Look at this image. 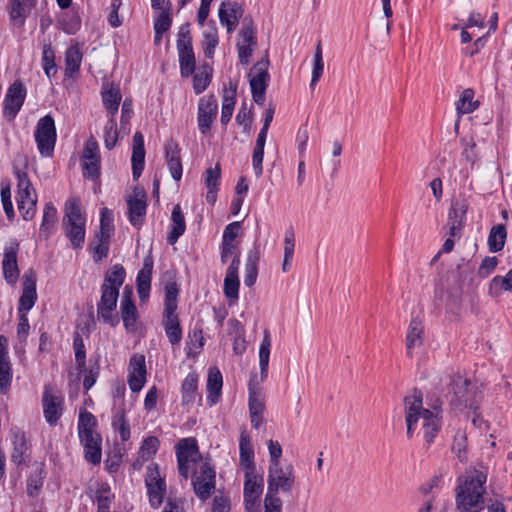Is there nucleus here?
<instances>
[{
	"label": "nucleus",
	"instance_id": "bf43d9fd",
	"mask_svg": "<svg viewBox=\"0 0 512 512\" xmlns=\"http://www.w3.org/2000/svg\"><path fill=\"white\" fill-rule=\"evenodd\" d=\"M96 427V418L95 416L88 412L82 411L79 415L78 420V435L83 436L91 433H95Z\"/></svg>",
	"mask_w": 512,
	"mask_h": 512
},
{
	"label": "nucleus",
	"instance_id": "6ab92c4d",
	"mask_svg": "<svg viewBox=\"0 0 512 512\" xmlns=\"http://www.w3.org/2000/svg\"><path fill=\"white\" fill-rule=\"evenodd\" d=\"M36 281V273L32 269H29L24 273L22 283L23 289L19 299L18 313L28 314L35 305L37 301Z\"/></svg>",
	"mask_w": 512,
	"mask_h": 512
},
{
	"label": "nucleus",
	"instance_id": "603ef678",
	"mask_svg": "<svg viewBox=\"0 0 512 512\" xmlns=\"http://www.w3.org/2000/svg\"><path fill=\"white\" fill-rule=\"evenodd\" d=\"M202 36L203 40L201 41V45L203 52L207 58H212L219 43L217 28L215 26H209L203 31Z\"/></svg>",
	"mask_w": 512,
	"mask_h": 512
},
{
	"label": "nucleus",
	"instance_id": "5fc2aeb1",
	"mask_svg": "<svg viewBox=\"0 0 512 512\" xmlns=\"http://www.w3.org/2000/svg\"><path fill=\"white\" fill-rule=\"evenodd\" d=\"M125 269L122 265H114L106 274L102 286L114 287L119 291L125 280Z\"/></svg>",
	"mask_w": 512,
	"mask_h": 512
},
{
	"label": "nucleus",
	"instance_id": "8fccbe9b",
	"mask_svg": "<svg viewBox=\"0 0 512 512\" xmlns=\"http://www.w3.org/2000/svg\"><path fill=\"white\" fill-rule=\"evenodd\" d=\"M474 95V90L471 88L463 90L456 102V110L459 115L472 113L478 108L479 102L474 100Z\"/></svg>",
	"mask_w": 512,
	"mask_h": 512
},
{
	"label": "nucleus",
	"instance_id": "39448f33",
	"mask_svg": "<svg viewBox=\"0 0 512 512\" xmlns=\"http://www.w3.org/2000/svg\"><path fill=\"white\" fill-rule=\"evenodd\" d=\"M17 179V205L24 220H31L36 212L37 195L26 171L14 168Z\"/></svg>",
	"mask_w": 512,
	"mask_h": 512
},
{
	"label": "nucleus",
	"instance_id": "20e7f679",
	"mask_svg": "<svg viewBox=\"0 0 512 512\" xmlns=\"http://www.w3.org/2000/svg\"><path fill=\"white\" fill-rule=\"evenodd\" d=\"M86 219L81 212L80 202L71 197L65 204L62 227L74 249H81L85 242Z\"/></svg>",
	"mask_w": 512,
	"mask_h": 512
},
{
	"label": "nucleus",
	"instance_id": "774afa93",
	"mask_svg": "<svg viewBox=\"0 0 512 512\" xmlns=\"http://www.w3.org/2000/svg\"><path fill=\"white\" fill-rule=\"evenodd\" d=\"M170 7L171 4L168 3L166 8L161 9L162 11L155 19L154 31H156L157 34H164L170 29V26L172 24V19L169 12Z\"/></svg>",
	"mask_w": 512,
	"mask_h": 512
},
{
	"label": "nucleus",
	"instance_id": "a18cd8bd",
	"mask_svg": "<svg viewBox=\"0 0 512 512\" xmlns=\"http://www.w3.org/2000/svg\"><path fill=\"white\" fill-rule=\"evenodd\" d=\"M468 207V201L463 195L455 197L451 201L450 209L448 212V220L455 221L464 225Z\"/></svg>",
	"mask_w": 512,
	"mask_h": 512
},
{
	"label": "nucleus",
	"instance_id": "09e8293b",
	"mask_svg": "<svg viewBox=\"0 0 512 512\" xmlns=\"http://www.w3.org/2000/svg\"><path fill=\"white\" fill-rule=\"evenodd\" d=\"M507 238L506 227L503 224H497L490 230L488 236V246L490 252H498L504 248Z\"/></svg>",
	"mask_w": 512,
	"mask_h": 512
},
{
	"label": "nucleus",
	"instance_id": "393cba45",
	"mask_svg": "<svg viewBox=\"0 0 512 512\" xmlns=\"http://www.w3.org/2000/svg\"><path fill=\"white\" fill-rule=\"evenodd\" d=\"M80 442L84 448L85 459L91 464H99L101 462V442L102 439L98 433H91L80 436Z\"/></svg>",
	"mask_w": 512,
	"mask_h": 512
},
{
	"label": "nucleus",
	"instance_id": "052dcab7",
	"mask_svg": "<svg viewBox=\"0 0 512 512\" xmlns=\"http://www.w3.org/2000/svg\"><path fill=\"white\" fill-rule=\"evenodd\" d=\"M60 25L62 30L69 35L75 34L81 27V19L76 13H63Z\"/></svg>",
	"mask_w": 512,
	"mask_h": 512
},
{
	"label": "nucleus",
	"instance_id": "c9c22d12",
	"mask_svg": "<svg viewBox=\"0 0 512 512\" xmlns=\"http://www.w3.org/2000/svg\"><path fill=\"white\" fill-rule=\"evenodd\" d=\"M171 222L172 225L171 230L167 236V242L170 245H173L178 241L179 237L183 235L186 230L184 214L179 204L173 207L171 214Z\"/></svg>",
	"mask_w": 512,
	"mask_h": 512
},
{
	"label": "nucleus",
	"instance_id": "e433bc0d",
	"mask_svg": "<svg viewBox=\"0 0 512 512\" xmlns=\"http://www.w3.org/2000/svg\"><path fill=\"white\" fill-rule=\"evenodd\" d=\"M120 308L124 327L127 331L133 332L135 330L138 313L129 295H123Z\"/></svg>",
	"mask_w": 512,
	"mask_h": 512
},
{
	"label": "nucleus",
	"instance_id": "c756f323",
	"mask_svg": "<svg viewBox=\"0 0 512 512\" xmlns=\"http://www.w3.org/2000/svg\"><path fill=\"white\" fill-rule=\"evenodd\" d=\"M131 163L133 179L136 180L140 177L145 164L144 137L140 132H136L133 136Z\"/></svg>",
	"mask_w": 512,
	"mask_h": 512
},
{
	"label": "nucleus",
	"instance_id": "de8ad7c7",
	"mask_svg": "<svg viewBox=\"0 0 512 512\" xmlns=\"http://www.w3.org/2000/svg\"><path fill=\"white\" fill-rule=\"evenodd\" d=\"M165 300L164 313H173L177 311L179 286L174 280H169L164 285Z\"/></svg>",
	"mask_w": 512,
	"mask_h": 512
},
{
	"label": "nucleus",
	"instance_id": "ea45409f",
	"mask_svg": "<svg viewBox=\"0 0 512 512\" xmlns=\"http://www.w3.org/2000/svg\"><path fill=\"white\" fill-rule=\"evenodd\" d=\"M270 349H271L270 333L268 330H265L262 342L259 347L260 382H263L268 376Z\"/></svg>",
	"mask_w": 512,
	"mask_h": 512
},
{
	"label": "nucleus",
	"instance_id": "2eb2a0df",
	"mask_svg": "<svg viewBox=\"0 0 512 512\" xmlns=\"http://www.w3.org/2000/svg\"><path fill=\"white\" fill-rule=\"evenodd\" d=\"M192 484L199 499H208L215 490V470L213 467L207 462L203 463L200 470L195 472Z\"/></svg>",
	"mask_w": 512,
	"mask_h": 512
},
{
	"label": "nucleus",
	"instance_id": "7c9ffc66",
	"mask_svg": "<svg viewBox=\"0 0 512 512\" xmlns=\"http://www.w3.org/2000/svg\"><path fill=\"white\" fill-rule=\"evenodd\" d=\"M10 436L13 444L11 459L16 464H22L25 461V455L29 450L26 434L19 428H12L10 430Z\"/></svg>",
	"mask_w": 512,
	"mask_h": 512
},
{
	"label": "nucleus",
	"instance_id": "9d476101",
	"mask_svg": "<svg viewBox=\"0 0 512 512\" xmlns=\"http://www.w3.org/2000/svg\"><path fill=\"white\" fill-rule=\"evenodd\" d=\"M263 477L256 473H245L244 504L246 512H261L260 497L263 492Z\"/></svg>",
	"mask_w": 512,
	"mask_h": 512
},
{
	"label": "nucleus",
	"instance_id": "aec40b11",
	"mask_svg": "<svg viewBox=\"0 0 512 512\" xmlns=\"http://www.w3.org/2000/svg\"><path fill=\"white\" fill-rule=\"evenodd\" d=\"M217 100L213 95L200 98L198 104L197 122L202 134L209 132L217 115Z\"/></svg>",
	"mask_w": 512,
	"mask_h": 512
},
{
	"label": "nucleus",
	"instance_id": "c85d7f7f",
	"mask_svg": "<svg viewBox=\"0 0 512 512\" xmlns=\"http://www.w3.org/2000/svg\"><path fill=\"white\" fill-rule=\"evenodd\" d=\"M152 271L153 260L150 257H146L136 277L137 292L141 301H145L149 297Z\"/></svg>",
	"mask_w": 512,
	"mask_h": 512
},
{
	"label": "nucleus",
	"instance_id": "0eeeda50",
	"mask_svg": "<svg viewBox=\"0 0 512 512\" xmlns=\"http://www.w3.org/2000/svg\"><path fill=\"white\" fill-rule=\"evenodd\" d=\"M37 148L41 156H52L56 144V127L51 115L40 118L34 132Z\"/></svg>",
	"mask_w": 512,
	"mask_h": 512
},
{
	"label": "nucleus",
	"instance_id": "680f3d73",
	"mask_svg": "<svg viewBox=\"0 0 512 512\" xmlns=\"http://www.w3.org/2000/svg\"><path fill=\"white\" fill-rule=\"evenodd\" d=\"M240 281L238 275L227 274L224 278V295L231 301L238 300Z\"/></svg>",
	"mask_w": 512,
	"mask_h": 512
},
{
	"label": "nucleus",
	"instance_id": "b1692460",
	"mask_svg": "<svg viewBox=\"0 0 512 512\" xmlns=\"http://www.w3.org/2000/svg\"><path fill=\"white\" fill-rule=\"evenodd\" d=\"M101 99L103 106L110 114V117H115L122 99L119 86L112 82H103L101 89Z\"/></svg>",
	"mask_w": 512,
	"mask_h": 512
},
{
	"label": "nucleus",
	"instance_id": "69168bd1",
	"mask_svg": "<svg viewBox=\"0 0 512 512\" xmlns=\"http://www.w3.org/2000/svg\"><path fill=\"white\" fill-rule=\"evenodd\" d=\"M113 232V212L108 208L104 207L101 210L100 231L97 235L103 236L105 238H111Z\"/></svg>",
	"mask_w": 512,
	"mask_h": 512
},
{
	"label": "nucleus",
	"instance_id": "423d86ee",
	"mask_svg": "<svg viewBox=\"0 0 512 512\" xmlns=\"http://www.w3.org/2000/svg\"><path fill=\"white\" fill-rule=\"evenodd\" d=\"M177 51L181 76L189 77L195 71V55L188 23L179 27L177 34Z\"/></svg>",
	"mask_w": 512,
	"mask_h": 512
},
{
	"label": "nucleus",
	"instance_id": "0e129e2a",
	"mask_svg": "<svg viewBox=\"0 0 512 512\" xmlns=\"http://www.w3.org/2000/svg\"><path fill=\"white\" fill-rule=\"evenodd\" d=\"M110 238L96 235V241L91 243L90 247L93 251V259L99 262L107 257L109 250Z\"/></svg>",
	"mask_w": 512,
	"mask_h": 512
},
{
	"label": "nucleus",
	"instance_id": "4468645a",
	"mask_svg": "<svg viewBox=\"0 0 512 512\" xmlns=\"http://www.w3.org/2000/svg\"><path fill=\"white\" fill-rule=\"evenodd\" d=\"M100 152L99 146L95 138L90 137L84 145L81 156V165L83 176L95 180L100 175Z\"/></svg>",
	"mask_w": 512,
	"mask_h": 512
},
{
	"label": "nucleus",
	"instance_id": "f3484780",
	"mask_svg": "<svg viewBox=\"0 0 512 512\" xmlns=\"http://www.w3.org/2000/svg\"><path fill=\"white\" fill-rule=\"evenodd\" d=\"M128 219L130 224L139 228L142 226L147 210V194L142 188H134L132 195L127 198Z\"/></svg>",
	"mask_w": 512,
	"mask_h": 512
},
{
	"label": "nucleus",
	"instance_id": "2f4dec72",
	"mask_svg": "<svg viewBox=\"0 0 512 512\" xmlns=\"http://www.w3.org/2000/svg\"><path fill=\"white\" fill-rule=\"evenodd\" d=\"M223 378L217 367H211L207 378V402L210 406L215 405L221 396Z\"/></svg>",
	"mask_w": 512,
	"mask_h": 512
},
{
	"label": "nucleus",
	"instance_id": "f257e3e1",
	"mask_svg": "<svg viewBox=\"0 0 512 512\" xmlns=\"http://www.w3.org/2000/svg\"><path fill=\"white\" fill-rule=\"evenodd\" d=\"M405 421L407 427V437L411 438L418 427V422L422 420L423 436L427 444L434 441L441 427L440 411L436 407L433 411L423 408L422 393L414 390L403 400Z\"/></svg>",
	"mask_w": 512,
	"mask_h": 512
},
{
	"label": "nucleus",
	"instance_id": "4d7b16f0",
	"mask_svg": "<svg viewBox=\"0 0 512 512\" xmlns=\"http://www.w3.org/2000/svg\"><path fill=\"white\" fill-rule=\"evenodd\" d=\"M114 496L108 484H102L97 490V512H110V505Z\"/></svg>",
	"mask_w": 512,
	"mask_h": 512
},
{
	"label": "nucleus",
	"instance_id": "13d9d810",
	"mask_svg": "<svg viewBox=\"0 0 512 512\" xmlns=\"http://www.w3.org/2000/svg\"><path fill=\"white\" fill-rule=\"evenodd\" d=\"M324 71V61L322 56V45L321 41H319L316 45L315 53H314V66L312 70V77L310 82V87L314 88L317 82L320 80Z\"/></svg>",
	"mask_w": 512,
	"mask_h": 512
},
{
	"label": "nucleus",
	"instance_id": "37998d69",
	"mask_svg": "<svg viewBox=\"0 0 512 512\" xmlns=\"http://www.w3.org/2000/svg\"><path fill=\"white\" fill-rule=\"evenodd\" d=\"M198 454V445L194 438H184L176 445L177 459H185L186 461L195 462Z\"/></svg>",
	"mask_w": 512,
	"mask_h": 512
},
{
	"label": "nucleus",
	"instance_id": "338daca9",
	"mask_svg": "<svg viewBox=\"0 0 512 512\" xmlns=\"http://www.w3.org/2000/svg\"><path fill=\"white\" fill-rule=\"evenodd\" d=\"M12 382V369L9 359H0V393L7 394Z\"/></svg>",
	"mask_w": 512,
	"mask_h": 512
},
{
	"label": "nucleus",
	"instance_id": "1a4fd4ad",
	"mask_svg": "<svg viewBox=\"0 0 512 512\" xmlns=\"http://www.w3.org/2000/svg\"><path fill=\"white\" fill-rule=\"evenodd\" d=\"M269 60L267 56L258 61L250 73V87L252 98L255 103L262 105L265 101V93L269 83L268 73Z\"/></svg>",
	"mask_w": 512,
	"mask_h": 512
},
{
	"label": "nucleus",
	"instance_id": "6e6552de",
	"mask_svg": "<svg viewBox=\"0 0 512 512\" xmlns=\"http://www.w3.org/2000/svg\"><path fill=\"white\" fill-rule=\"evenodd\" d=\"M267 482V491L271 494H278L280 491L283 493L291 492L295 484L293 466L291 464L286 467L281 465L269 466Z\"/></svg>",
	"mask_w": 512,
	"mask_h": 512
},
{
	"label": "nucleus",
	"instance_id": "f704fd0d",
	"mask_svg": "<svg viewBox=\"0 0 512 512\" xmlns=\"http://www.w3.org/2000/svg\"><path fill=\"white\" fill-rule=\"evenodd\" d=\"M35 0H12L9 11L10 21L16 27L22 28Z\"/></svg>",
	"mask_w": 512,
	"mask_h": 512
},
{
	"label": "nucleus",
	"instance_id": "9b49d317",
	"mask_svg": "<svg viewBox=\"0 0 512 512\" xmlns=\"http://www.w3.org/2000/svg\"><path fill=\"white\" fill-rule=\"evenodd\" d=\"M145 484L148 491L150 505L153 508L160 507L166 493V483L160 476L159 466L156 463H151L147 467Z\"/></svg>",
	"mask_w": 512,
	"mask_h": 512
},
{
	"label": "nucleus",
	"instance_id": "864d4df0",
	"mask_svg": "<svg viewBox=\"0 0 512 512\" xmlns=\"http://www.w3.org/2000/svg\"><path fill=\"white\" fill-rule=\"evenodd\" d=\"M267 136L258 134L255 147L253 149L252 154V165L255 172L256 177H260L263 172V157H264V147Z\"/></svg>",
	"mask_w": 512,
	"mask_h": 512
},
{
	"label": "nucleus",
	"instance_id": "e2e57ef3",
	"mask_svg": "<svg viewBox=\"0 0 512 512\" xmlns=\"http://www.w3.org/2000/svg\"><path fill=\"white\" fill-rule=\"evenodd\" d=\"M118 141V131L115 117H109L104 126V144L108 150L115 147Z\"/></svg>",
	"mask_w": 512,
	"mask_h": 512
},
{
	"label": "nucleus",
	"instance_id": "473e14b6",
	"mask_svg": "<svg viewBox=\"0 0 512 512\" xmlns=\"http://www.w3.org/2000/svg\"><path fill=\"white\" fill-rule=\"evenodd\" d=\"M162 324L169 343L173 346L178 345L182 340V328L178 314L176 312L163 313Z\"/></svg>",
	"mask_w": 512,
	"mask_h": 512
},
{
	"label": "nucleus",
	"instance_id": "3c124183",
	"mask_svg": "<svg viewBox=\"0 0 512 512\" xmlns=\"http://www.w3.org/2000/svg\"><path fill=\"white\" fill-rule=\"evenodd\" d=\"M41 61L46 77L51 80L57 72V66L55 62V52L50 42L43 45Z\"/></svg>",
	"mask_w": 512,
	"mask_h": 512
},
{
	"label": "nucleus",
	"instance_id": "412c9836",
	"mask_svg": "<svg viewBox=\"0 0 512 512\" xmlns=\"http://www.w3.org/2000/svg\"><path fill=\"white\" fill-rule=\"evenodd\" d=\"M18 251L19 243L16 240H10L4 248L2 269L4 278L9 284L16 283L19 277V269L17 264Z\"/></svg>",
	"mask_w": 512,
	"mask_h": 512
},
{
	"label": "nucleus",
	"instance_id": "49530a36",
	"mask_svg": "<svg viewBox=\"0 0 512 512\" xmlns=\"http://www.w3.org/2000/svg\"><path fill=\"white\" fill-rule=\"evenodd\" d=\"M258 262H259V252L258 250H250L247 255V260L245 264V276L244 283L247 287H252L258 276Z\"/></svg>",
	"mask_w": 512,
	"mask_h": 512
},
{
	"label": "nucleus",
	"instance_id": "dca6fc26",
	"mask_svg": "<svg viewBox=\"0 0 512 512\" xmlns=\"http://www.w3.org/2000/svg\"><path fill=\"white\" fill-rule=\"evenodd\" d=\"M241 41L237 43L238 57L242 65H247L257 44L256 28L251 18H245L239 32Z\"/></svg>",
	"mask_w": 512,
	"mask_h": 512
},
{
	"label": "nucleus",
	"instance_id": "6e6d98bb",
	"mask_svg": "<svg viewBox=\"0 0 512 512\" xmlns=\"http://www.w3.org/2000/svg\"><path fill=\"white\" fill-rule=\"evenodd\" d=\"M73 348L75 352V362L79 372L86 371V350L82 336L76 332L73 337Z\"/></svg>",
	"mask_w": 512,
	"mask_h": 512
},
{
	"label": "nucleus",
	"instance_id": "a878e982",
	"mask_svg": "<svg viewBox=\"0 0 512 512\" xmlns=\"http://www.w3.org/2000/svg\"><path fill=\"white\" fill-rule=\"evenodd\" d=\"M82 60L81 47L79 43L75 42L65 52V78L74 80L78 76Z\"/></svg>",
	"mask_w": 512,
	"mask_h": 512
},
{
	"label": "nucleus",
	"instance_id": "79ce46f5",
	"mask_svg": "<svg viewBox=\"0 0 512 512\" xmlns=\"http://www.w3.org/2000/svg\"><path fill=\"white\" fill-rule=\"evenodd\" d=\"M257 376L251 378L248 386L249 390V415L263 414L265 410L264 401L260 398L259 382L256 381Z\"/></svg>",
	"mask_w": 512,
	"mask_h": 512
},
{
	"label": "nucleus",
	"instance_id": "bb28decb",
	"mask_svg": "<svg viewBox=\"0 0 512 512\" xmlns=\"http://www.w3.org/2000/svg\"><path fill=\"white\" fill-rule=\"evenodd\" d=\"M240 465L245 473H256L254 463V449L251 438L245 430L240 433L239 440Z\"/></svg>",
	"mask_w": 512,
	"mask_h": 512
},
{
	"label": "nucleus",
	"instance_id": "72a5a7b5",
	"mask_svg": "<svg viewBox=\"0 0 512 512\" xmlns=\"http://www.w3.org/2000/svg\"><path fill=\"white\" fill-rule=\"evenodd\" d=\"M424 341V325L423 322L418 318L414 317L411 319L407 334H406V348L409 355L412 354V349L420 347Z\"/></svg>",
	"mask_w": 512,
	"mask_h": 512
},
{
	"label": "nucleus",
	"instance_id": "4c0bfd02",
	"mask_svg": "<svg viewBox=\"0 0 512 512\" xmlns=\"http://www.w3.org/2000/svg\"><path fill=\"white\" fill-rule=\"evenodd\" d=\"M182 405L187 406L194 404L196 398L199 396L198 390V375L195 372L189 373L182 383Z\"/></svg>",
	"mask_w": 512,
	"mask_h": 512
},
{
	"label": "nucleus",
	"instance_id": "7ed1b4c3",
	"mask_svg": "<svg viewBox=\"0 0 512 512\" xmlns=\"http://www.w3.org/2000/svg\"><path fill=\"white\" fill-rule=\"evenodd\" d=\"M448 394L453 409L459 411L468 409L474 413L477 411L482 398L480 385L458 373L450 378Z\"/></svg>",
	"mask_w": 512,
	"mask_h": 512
},
{
	"label": "nucleus",
	"instance_id": "f03ea898",
	"mask_svg": "<svg viewBox=\"0 0 512 512\" xmlns=\"http://www.w3.org/2000/svg\"><path fill=\"white\" fill-rule=\"evenodd\" d=\"M487 475L476 469H468L457 478L455 504L459 512H480L484 508Z\"/></svg>",
	"mask_w": 512,
	"mask_h": 512
},
{
	"label": "nucleus",
	"instance_id": "c03bdc74",
	"mask_svg": "<svg viewBox=\"0 0 512 512\" xmlns=\"http://www.w3.org/2000/svg\"><path fill=\"white\" fill-rule=\"evenodd\" d=\"M160 442L157 437L149 436L145 438L138 451V459L134 466L141 467L143 462L153 458L159 449Z\"/></svg>",
	"mask_w": 512,
	"mask_h": 512
},
{
	"label": "nucleus",
	"instance_id": "4be33fe9",
	"mask_svg": "<svg viewBox=\"0 0 512 512\" xmlns=\"http://www.w3.org/2000/svg\"><path fill=\"white\" fill-rule=\"evenodd\" d=\"M43 414L50 426H56L64 410V400L61 396L52 394L45 389L42 397Z\"/></svg>",
	"mask_w": 512,
	"mask_h": 512
},
{
	"label": "nucleus",
	"instance_id": "cd10ccee",
	"mask_svg": "<svg viewBox=\"0 0 512 512\" xmlns=\"http://www.w3.org/2000/svg\"><path fill=\"white\" fill-rule=\"evenodd\" d=\"M164 149L167 166L171 176L175 181H179L182 177V164L179 145L174 140H169L166 142Z\"/></svg>",
	"mask_w": 512,
	"mask_h": 512
},
{
	"label": "nucleus",
	"instance_id": "ddd939ff",
	"mask_svg": "<svg viewBox=\"0 0 512 512\" xmlns=\"http://www.w3.org/2000/svg\"><path fill=\"white\" fill-rule=\"evenodd\" d=\"M26 88L20 81H14L8 88L3 101V116L13 121L24 104Z\"/></svg>",
	"mask_w": 512,
	"mask_h": 512
},
{
	"label": "nucleus",
	"instance_id": "5701e85b",
	"mask_svg": "<svg viewBox=\"0 0 512 512\" xmlns=\"http://www.w3.org/2000/svg\"><path fill=\"white\" fill-rule=\"evenodd\" d=\"M243 13L242 6L236 2H223L218 11L220 23L226 26L228 33L236 29Z\"/></svg>",
	"mask_w": 512,
	"mask_h": 512
},
{
	"label": "nucleus",
	"instance_id": "f8f14e48",
	"mask_svg": "<svg viewBox=\"0 0 512 512\" xmlns=\"http://www.w3.org/2000/svg\"><path fill=\"white\" fill-rule=\"evenodd\" d=\"M118 297L119 291L117 288L101 286V298L97 303V316L111 326H116L119 322L117 316L114 315Z\"/></svg>",
	"mask_w": 512,
	"mask_h": 512
},
{
	"label": "nucleus",
	"instance_id": "a211bd4d",
	"mask_svg": "<svg viewBox=\"0 0 512 512\" xmlns=\"http://www.w3.org/2000/svg\"><path fill=\"white\" fill-rule=\"evenodd\" d=\"M146 363L143 354H134L128 365V385L132 392H139L146 383Z\"/></svg>",
	"mask_w": 512,
	"mask_h": 512
},
{
	"label": "nucleus",
	"instance_id": "58836bf2",
	"mask_svg": "<svg viewBox=\"0 0 512 512\" xmlns=\"http://www.w3.org/2000/svg\"><path fill=\"white\" fill-rule=\"evenodd\" d=\"M56 222V208L51 202L46 203L43 211L42 222L39 229L40 236H43L45 239H48L55 230Z\"/></svg>",
	"mask_w": 512,
	"mask_h": 512
},
{
	"label": "nucleus",
	"instance_id": "a19ab883",
	"mask_svg": "<svg viewBox=\"0 0 512 512\" xmlns=\"http://www.w3.org/2000/svg\"><path fill=\"white\" fill-rule=\"evenodd\" d=\"M112 427L118 431L122 441H127L130 438V426L126 420V408L117 407L112 409Z\"/></svg>",
	"mask_w": 512,
	"mask_h": 512
}]
</instances>
